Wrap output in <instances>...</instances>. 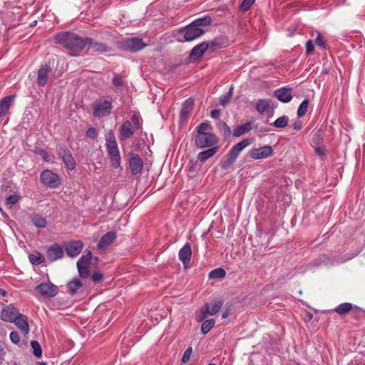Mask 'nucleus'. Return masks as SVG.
<instances>
[{
	"instance_id": "44",
	"label": "nucleus",
	"mask_w": 365,
	"mask_h": 365,
	"mask_svg": "<svg viewBox=\"0 0 365 365\" xmlns=\"http://www.w3.org/2000/svg\"><path fill=\"white\" fill-rule=\"evenodd\" d=\"M223 47V43L218 40L215 39L209 43L208 49H210L211 51H215L217 49L221 48Z\"/></svg>"
},
{
	"instance_id": "61",
	"label": "nucleus",
	"mask_w": 365,
	"mask_h": 365,
	"mask_svg": "<svg viewBox=\"0 0 365 365\" xmlns=\"http://www.w3.org/2000/svg\"><path fill=\"white\" fill-rule=\"evenodd\" d=\"M6 294H7L6 292L4 289L0 288V295L1 296L6 297Z\"/></svg>"
},
{
	"instance_id": "26",
	"label": "nucleus",
	"mask_w": 365,
	"mask_h": 365,
	"mask_svg": "<svg viewBox=\"0 0 365 365\" xmlns=\"http://www.w3.org/2000/svg\"><path fill=\"white\" fill-rule=\"evenodd\" d=\"M106 146L109 155L120 153L114 135L112 133H110L106 138Z\"/></svg>"
},
{
	"instance_id": "45",
	"label": "nucleus",
	"mask_w": 365,
	"mask_h": 365,
	"mask_svg": "<svg viewBox=\"0 0 365 365\" xmlns=\"http://www.w3.org/2000/svg\"><path fill=\"white\" fill-rule=\"evenodd\" d=\"M211 128V126L207 123H200L197 128V133H207V130H209Z\"/></svg>"
},
{
	"instance_id": "60",
	"label": "nucleus",
	"mask_w": 365,
	"mask_h": 365,
	"mask_svg": "<svg viewBox=\"0 0 365 365\" xmlns=\"http://www.w3.org/2000/svg\"><path fill=\"white\" fill-rule=\"evenodd\" d=\"M230 312L229 309L225 310L222 314V318L226 319L230 315Z\"/></svg>"
},
{
	"instance_id": "57",
	"label": "nucleus",
	"mask_w": 365,
	"mask_h": 365,
	"mask_svg": "<svg viewBox=\"0 0 365 365\" xmlns=\"http://www.w3.org/2000/svg\"><path fill=\"white\" fill-rule=\"evenodd\" d=\"M39 155H41L44 160H48L49 155H48V153L46 151L41 150L39 152Z\"/></svg>"
},
{
	"instance_id": "25",
	"label": "nucleus",
	"mask_w": 365,
	"mask_h": 365,
	"mask_svg": "<svg viewBox=\"0 0 365 365\" xmlns=\"http://www.w3.org/2000/svg\"><path fill=\"white\" fill-rule=\"evenodd\" d=\"M116 238V234L114 232H109L105 234L100 240L98 247L100 250L107 248Z\"/></svg>"
},
{
	"instance_id": "17",
	"label": "nucleus",
	"mask_w": 365,
	"mask_h": 365,
	"mask_svg": "<svg viewBox=\"0 0 365 365\" xmlns=\"http://www.w3.org/2000/svg\"><path fill=\"white\" fill-rule=\"evenodd\" d=\"M222 304L223 302L221 299H215L210 303L205 304L202 307V312L207 315L212 316L219 312Z\"/></svg>"
},
{
	"instance_id": "28",
	"label": "nucleus",
	"mask_w": 365,
	"mask_h": 365,
	"mask_svg": "<svg viewBox=\"0 0 365 365\" xmlns=\"http://www.w3.org/2000/svg\"><path fill=\"white\" fill-rule=\"evenodd\" d=\"M217 150V147L209 148L205 151L200 152L197 155V159L201 162H205L208 158L212 157Z\"/></svg>"
},
{
	"instance_id": "43",
	"label": "nucleus",
	"mask_w": 365,
	"mask_h": 365,
	"mask_svg": "<svg viewBox=\"0 0 365 365\" xmlns=\"http://www.w3.org/2000/svg\"><path fill=\"white\" fill-rule=\"evenodd\" d=\"M110 158V163L113 167L117 168L120 167V153L116 155H109Z\"/></svg>"
},
{
	"instance_id": "19",
	"label": "nucleus",
	"mask_w": 365,
	"mask_h": 365,
	"mask_svg": "<svg viewBox=\"0 0 365 365\" xmlns=\"http://www.w3.org/2000/svg\"><path fill=\"white\" fill-rule=\"evenodd\" d=\"M51 71V69L47 64L43 65L38 69L36 81L38 86H43L46 84Z\"/></svg>"
},
{
	"instance_id": "64",
	"label": "nucleus",
	"mask_w": 365,
	"mask_h": 365,
	"mask_svg": "<svg viewBox=\"0 0 365 365\" xmlns=\"http://www.w3.org/2000/svg\"><path fill=\"white\" fill-rule=\"evenodd\" d=\"M14 365H17V364H15Z\"/></svg>"
},
{
	"instance_id": "34",
	"label": "nucleus",
	"mask_w": 365,
	"mask_h": 365,
	"mask_svg": "<svg viewBox=\"0 0 365 365\" xmlns=\"http://www.w3.org/2000/svg\"><path fill=\"white\" fill-rule=\"evenodd\" d=\"M192 23L194 26L201 28V26L210 25L212 24V19L210 16H206L202 18L197 19Z\"/></svg>"
},
{
	"instance_id": "50",
	"label": "nucleus",
	"mask_w": 365,
	"mask_h": 365,
	"mask_svg": "<svg viewBox=\"0 0 365 365\" xmlns=\"http://www.w3.org/2000/svg\"><path fill=\"white\" fill-rule=\"evenodd\" d=\"M9 337L14 344H18L20 341V336L17 331H11Z\"/></svg>"
},
{
	"instance_id": "21",
	"label": "nucleus",
	"mask_w": 365,
	"mask_h": 365,
	"mask_svg": "<svg viewBox=\"0 0 365 365\" xmlns=\"http://www.w3.org/2000/svg\"><path fill=\"white\" fill-rule=\"evenodd\" d=\"M83 248V243L81 241H75L68 243L66 246L67 255L71 257H74L78 255Z\"/></svg>"
},
{
	"instance_id": "31",
	"label": "nucleus",
	"mask_w": 365,
	"mask_h": 365,
	"mask_svg": "<svg viewBox=\"0 0 365 365\" xmlns=\"http://www.w3.org/2000/svg\"><path fill=\"white\" fill-rule=\"evenodd\" d=\"M31 222L36 227L39 228H44L47 225L46 219L38 215H33L31 217Z\"/></svg>"
},
{
	"instance_id": "54",
	"label": "nucleus",
	"mask_w": 365,
	"mask_h": 365,
	"mask_svg": "<svg viewBox=\"0 0 365 365\" xmlns=\"http://www.w3.org/2000/svg\"><path fill=\"white\" fill-rule=\"evenodd\" d=\"M93 280L96 282H100L103 279V275L101 272H96L92 276Z\"/></svg>"
},
{
	"instance_id": "10",
	"label": "nucleus",
	"mask_w": 365,
	"mask_h": 365,
	"mask_svg": "<svg viewBox=\"0 0 365 365\" xmlns=\"http://www.w3.org/2000/svg\"><path fill=\"white\" fill-rule=\"evenodd\" d=\"M40 179L45 185L52 188L57 187L60 185L59 177L49 170H43L40 175Z\"/></svg>"
},
{
	"instance_id": "13",
	"label": "nucleus",
	"mask_w": 365,
	"mask_h": 365,
	"mask_svg": "<svg viewBox=\"0 0 365 365\" xmlns=\"http://www.w3.org/2000/svg\"><path fill=\"white\" fill-rule=\"evenodd\" d=\"M272 154L273 150L269 145H265L258 148H253L249 151L250 158L254 160L266 158L272 156Z\"/></svg>"
},
{
	"instance_id": "63",
	"label": "nucleus",
	"mask_w": 365,
	"mask_h": 365,
	"mask_svg": "<svg viewBox=\"0 0 365 365\" xmlns=\"http://www.w3.org/2000/svg\"><path fill=\"white\" fill-rule=\"evenodd\" d=\"M208 365H216L215 364H209Z\"/></svg>"
},
{
	"instance_id": "6",
	"label": "nucleus",
	"mask_w": 365,
	"mask_h": 365,
	"mask_svg": "<svg viewBox=\"0 0 365 365\" xmlns=\"http://www.w3.org/2000/svg\"><path fill=\"white\" fill-rule=\"evenodd\" d=\"M37 293L43 298H51L58 293V288L53 283L43 282L35 287Z\"/></svg>"
},
{
	"instance_id": "29",
	"label": "nucleus",
	"mask_w": 365,
	"mask_h": 365,
	"mask_svg": "<svg viewBox=\"0 0 365 365\" xmlns=\"http://www.w3.org/2000/svg\"><path fill=\"white\" fill-rule=\"evenodd\" d=\"M82 286L81 282L77 278L73 279L67 284L69 292L73 295L77 293Z\"/></svg>"
},
{
	"instance_id": "39",
	"label": "nucleus",
	"mask_w": 365,
	"mask_h": 365,
	"mask_svg": "<svg viewBox=\"0 0 365 365\" xmlns=\"http://www.w3.org/2000/svg\"><path fill=\"white\" fill-rule=\"evenodd\" d=\"M31 346L33 349V353L34 354L38 357V358H40L41 356V354H42V351H41V346L39 344V343L36 341H32L31 342Z\"/></svg>"
},
{
	"instance_id": "30",
	"label": "nucleus",
	"mask_w": 365,
	"mask_h": 365,
	"mask_svg": "<svg viewBox=\"0 0 365 365\" xmlns=\"http://www.w3.org/2000/svg\"><path fill=\"white\" fill-rule=\"evenodd\" d=\"M251 130V123H246L244 124H242L239 126H237L235 130L233 133V135L235 137H240L245 133H248Z\"/></svg>"
},
{
	"instance_id": "51",
	"label": "nucleus",
	"mask_w": 365,
	"mask_h": 365,
	"mask_svg": "<svg viewBox=\"0 0 365 365\" xmlns=\"http://www.w3.org/2000/svg\"><path fill=\"white\" fill-rule=\"evenodd\" d=\"M314 46L312 41H311V40L307 41L306 43V52L308 55H310L311 53H312V52L314 51Z\"/></svg>"
},
{
	"instance_id": "2",
	"label": "nucleus",
	"mask_w": 365,
	"mask_h": 365,
	"mask_svg": "<svg viewBox=\"0 0 365 365\" xmlns=\"http://www.w3.org/2000/svg\"><path fill=\"white\" fill-rule=\"evenodd\" d=\"M0 197L4 198V205L8 209H12L21 200L22 195L19 191L11 189L7 184L1 186Z\"/></svg>"
},
{
	"instance_id": "35",
	"label": "nucleus",
	"mask_w": 365,
	"mask_h": 365,
	"mask_svg": "<svg viewBox=\"0 0 365 365\" xmlns=\"http://www.w3.org/2000/svg\"><path fill=\"white\" fill-rule=\"evenodd\" d=\"M226 274V272L222 268H217L212 270L209 273V277L210 279H221L224 277Z\"/></svg>"
},
{
	"instance_id": "38",
	"label": "nucleus",
	"mask_w": 365,
	"mask_h": 365,
	"mask_svg": "<svg viewBox=\"0 0 365 365\" xmlns=\"http://www.w3.org/2000/svg\"><path fill=\"white\" fill-rule=\"evenodd\" d=\"M112 83L117 88H120L121 87L122 88H123L125 86V82L122 76L119 74L114 75L113 78L112 80Z\"/></svg>"
},
{
	"instance_id": "32",
	"label": "nucleus",
	"mask_w": 365,
	"mask_h": 365,
	"mask_svg": "<svg viewBox=\"0 0 365 365\" xmlns=\"http://www.w3.org/2000/svg\"><path fill=\"white\" fill-rule=\"evenodd\" d=\"M193 105H194L193 99L188 98L187 100H186L182 105V108L181 110V115L182 116L187 115L192 110V109L193 108Z\"/></svg>"
},
{
	"instance_id": "37",
	"label": "nucleus",
	"mask_w": 365,
	"mask_h": 365,
	"mask_svg": "<svg viewBox=\"0 0 365 365\" xmlns=\"http://www.w3.org/2000/svg\"><path fill=\"white\" fill-rule=\"evenodd\" d=\"M289 118L287 116H282L278 118L274 123L273 125L277 128H283L287 125Z\"/></svg>"
},
{
	"instance_id": "56",
	"label": "nucleus",
	"mask_w": 365,
	"mask_h": 365,
	"mask_svg": "<svg viewBox=\"0 0 365 365\" xmlns=\"http://www.w3.org/2000/svg\"><path fill=\"white\" fill-rule=\"evenodd\" d=\"M273 91L275 92H287V91H292V88L289 87H282L279 88H276Z\"/></svg>"
},
{
	"instance_id": "24",
	"label": "nucleus",
	"mask_w": 365,
	"mask_h": 365,
	"mask_svg": "<svg viewBox=\"0 0 365 365\" xmlns=\"http://www.w3.org/2000/svg\"><path fill=\"white\" fill-rule=\"evenodd\" d=\"M15 95H9L0 101V117L4 116L14 103Z\"/></svg>"
},
{
	"instance_id": "7",
	"label": "nucleus",
	"mask_w": 365,
	"mask_h": 365,
	"mask_svg": "<svg viewBox=\"0 0 365 365\" xmlns=\"http://www.w3.org/2000/svg\"><path fill=\"white\" fill-rule=\"evenodd\" d=\"M92 254L88 251L77 262V268L78 274L82 278H87L89 276L88 266L91 263Z\"/></svg>"
},
{
	"instance_id": "11",
	"label": "nucleus",
	"mask_w": 365,
	"mask_h": 365,
	"mask_svg": "<svg viewBox=\"0 0 365 365\" xmlns=\"http://www.w3.org/2000/svg\"><path fill=\"white\" fill-rule=\"evenodd\" d=\"M88 44L86 48V53L91 51L98 54L109 52L111 51V48L106 43L98 42L92 38H87Z\"/></svg>"
},
{
	"instance_id": "16",
	"label": "nucleus",
	"mask_w": 365,
	"mask_h": 365,
	"mask_svg": "<svg viewBox=\"0 0 365 365\" xmlns=\"http://www.w3.org/2000/svg\"><path fill=\"white\" fill-rule=\"evenodd\" d=\"M19 314V310L17 308L8 306L1 310V318L5 322H13Z\"/></svg>"
},
{
	"instance_id": "36",
	"label": "nucleus",
	"mask_w": 365,
	"mask_h": 365,
	"mask_svg": "<svg viewBox=\"0 0 365 365\" xmlns=\"http://www.w3.org/2000/svg\"><path fill=\"white\" fill-rule=\"evenodd\" d=\"M215 320L213 319L205 320L201 327V331L202 334H207L215 325Z\"/></svg>"
},
{
	"instance_id": "62",
	"label": "nucleus",
	"mask_w": 365,
	"mask_h": 365,
	"mask_svg": "<svg viewBox=\"0 0 365 365\" xmlns=\"http://www.w3.org/2000/svg\"><path fill=\"white\" fill-rule=\"evenodd\" d=\"M233 89H234V87H233V86H232V85H231V86H230V88H229L228 91H233Z\"/></svg>"
},
{
	"instance_id": "23",
	"label": "nucleus",
	"mask_w": 365,
	"mask_h": 365,
	"mask_svg": "<svg viewBox=\"0 0 365 365\" xmlns=\"http://www.w3.org/2000/svg\"><path fill=\"white\" fill-rule=\"evenodd\" d=\"M208 48L209 43L207 41H203L201 43L196 45L193 47L190 52V58L195 59L201 57L204 54L205 51L208 49Z\"/></svg>"
},
{
	"instance_id": "1",
	"label": "nucleus",
	"mask_w": 365,
	"mask_h": 365,
	"mask_svg": "<svg viewBox=\"0 0 365 365\" xmlns=\"http://www.w3.org/2000/svg\"><path fill=\"white\" fill-rule=\"evenodd\" d=\"M55 41L62 44L68 50V54L71 56H78L82 53H86L88 40L86 38L80 37L73 33H62L56 35Z\"/></svg>"
},
{
	"instance_id": "59",
	"label": "nucleus",
	"mask_w": 365,
	"mask_h": 365,
	"mask_svg": "<svg viewBox=\"0 0 365 365\" xmlns=\"http://www.w3.org/2000/svg\"><path fill=\"white\" fill-rule=\"evenodd\" d=\"M4 354H5L4 349L2 346V345L0 344V364L1 363L2 360L4 359Z\"/></svg>"
},
{
	"instance_id": "58",
	"label": "nucleus",
	"mask_w": 365,
	"mask_h": 365,
	"mask_svg": "<svg viewBox=\"0 0 365 365\" xmlns=\"http://www.w3.org/2000/svg\"><path fill=\"white\" fill-rule=\"evenodd\" d=\"M207 316V314L205 313H202V312L201 311V313L200 314H199L197 317V320L198 322H202L205 319V318Z\"/></svg>"
},
{
	"instance_id": "48",
	"label": "nucleus",
	"mask_w": 365,
	"mask_h": 365,
	"mask_svg": "<svg viewBox=\"0 0 365 365\" xmlns=\"http://www.w3.org/2000/svg\"><path fill=\"white\" fill-rule=\"evenodd\" d=\"M255 1V0H243L240 6L241 9L243 11H247Z\"/></svg>"
},
{
	"instance_id": "12",
	"label": "nucleus",
	"mask_w": 365,
	"mask_h": 365,
	"mask_svg": "<svg viewBox=\"0 0 365 365\" xmlns=\"http://www.w3.org/2000/svg\"><path fill=\"white\" fill-rule=\"evenodd\" d=\"M112 108L111 102L106 99H100L96 101L93 106L95 116L101 117L108 115Z\"/></svg>"
},
{
	"instance_id": "5",
	"label": "nucleus",
	"mask_w": 365,
	"mask_h": 365,
	"mask_svg": "<svg viewBox=\"0 0 365 365\" xmlns=\"http://www.w3.org/2000/svg\"><path fill=\"white\" fill-rule=\"evenodd\" d=\"M120 48L131 52L138 51L146 46L141 38L132 37L122 40L119 42Z\"/></svg>"
},
{
	"instance_id": "15",
	"label": "nucleus",
	"mask_w": 365,
	"mask_h": 365,
	"mask_svg": "<svg viewBox=\"0 0 365 365\" xmlns=\"http://www.w3.org/2000/svg\"><path fill=\"white\" fill-rule=\"evenodd\" d=\"M58 153L66 167L71 170H74L76 168V162L71 152L64 147H59Z\"/></svg>"
},
{
	"instance_id": "40",
	"label": "nucleus",
	"mask_w": 365,
	"mask_h": 365,
	"mask_svg": "<svg viewBox=\"0 0 365 365\" xmlns=\"http://www.w3.org/2000/svg\"><path fill=\"white\" fill-rule=\"evenodd\" d=\"M308 108V101H303L299 105L297 110V115L299 117H302L305 115Z\"/></svg>"
},
{
	"instance_id": "4",
	"label": "nucleus",
	"mask_w": 365,
	"mask_h": 365,
	"mask_svg": "<svg viewBox=\"0 0 365 365\" xmlns=\"http://www.w3.org/2000/svg\"><path fill=\"white\" fill-rule=\"evenodd\" d=\"M205 33L202 28H198L192 23L179 30V34L182 36V41H191L200 38Z\"/></svg>"
},
{
	"instance_id": "53",
	"label": "nucleus",
	"mask_w": 365,
	"mask_h": 365,
	"mask_svg": "<svg viewBox=\"0 0 365 365\" xmlns=\"http://www.w3.org/2000/svg\"><path fill=\"white\" fill-rule=\"evenodd\" d=\"M132 122L135 125V126L139 128L140 125V118L139 115L134 114L131 117Z\"/></svg>"
},
{
	"instance_id": "41",
	"label": "nucleus",
	"mask_w": 365,
	"mask_h": 365,
	"mask_svg": "<svg viewBox=\"0 0 365 365\" xmlns=\"http://www.w3.org/2000/svg\"><path fill=\"white\" fill-rule=\"evenodd\" d=\"M277 98L283 103H288L292 100V96L291 93H277Z\"/></svg>"
},
{
	"instance_id": "8",
	"label": "nucleus",
	"mask_w": 365,
	"mask_h": 365,
	"mask_svg": "<svg viewBox=\"0 0 365 365\" xmlns=\"http://www.w3.org/2000/svg\"><path fill=\"white\" fill-rule=\"evenodd\" d=\"M217 142L216 136L212 133H197L195 137V143L200 148L211 147Z\"/></svg>"
},
{
	"instance_id": "9",
	"label": "nucleus",
	"mask_w": 365,
	"mask_h": 365,
	"mask_svg": "<svg viewBox=\"0 0 365 365\" xmlns=\"http://www.w3.org/2000/svg\"><path fill=\"white\" fill-rule=\"evenodd\" d=\"M255 108L259 114H267L268 116L272 117L274 114L276 105L271 100L261 99L257 101Z\"/></svg>"
},
{
	"instance_id": "33",
	"label": "nucleus",
	"mask_w": 365,
	"mask_h": 365,
	"mask_svg": "<svg viewBox=\"0 0 365 365\" xmlns=\"http://www.w3.org/2000/svg\"><path fill=\"white\" fill-rule=\"evenodd\" d=\"M352 309V304L351 303H342L337 306L334 311L339 315H344L348 313Z\"/></svg>"
},
{
	"instance_id": "14",
	"label": "nucleus",
	"mask_w": 365,
	"mask_h": 365,
	"mask_svg": "<svg viewBox=\"0 0 365 365\" xmlns=\"http://www.w3.org/2000/svg\"><path fill=\"white\" fill-rule=\"evenodd\" d=\"M128 156L132 174L138 175L140 173L143 167V162L141 158L133 153H129Z\"/></svg>"
},
{
	"instance_id": "46",
	"label": "nucleus",
	"mask_w": 365,
	"mask_h": 365,
	"mask_svg": "<svg viewBox=\"0 0 365 365\" xmlns=\"http://www.w3.org/2000/svg\"><path fill=\"white\" fill-rule=\"evenodd\" d=\"M192 352V348L188 347L185 351L183 354L182 358V363H187L190 361V356Z\"/></svg>"
},
{
	"instance_id": "49",
	"label": "nucleus",
	"mask_w": 365,
	"mask_h": 365,
	"mask_svg": "<svg viewBox=\"0 0 365 365\" xmlns=\"http://www.w3.org/2000/svg\"><path fill=\"white\" fill-rule=\"evenodd\" d=\"M315 43L322 48H326L325 41L321 34H318L317 38L315 40Z\"/></svg>"
},
{
	"instance_id": "42",
	"label": "nucleus",
	"mask_w": 365,
	"mask_h": 365,
	"mask_svg": "<svg viewBox=\"0 0 365 365\" xmlns=\"http://www.w3.org/2000/svg\"><path fill=\"white\" fill-rule=\"evenodd\" d=\"M29 259L32 264L37 265L43 262V257L38 254V255H29Z\"/></svg>"
},
{
	"instance_id": "47",
	"label": "nucleus",
	"mask_w": 365,
	"mask_h": 365,
	"mask_svg": "<svg viewBox=\"0 0 365 365\" xmlns=\"http://www.w3.org/2000/svg\"><path fill=\"white\" fill-rule=\"evenodd\" d=\"M232 93H227L220 98V102L222 106H225L230 102L232 98Z\"/></svg>"
},
{
	"instance_id": "20",
	"label": "nucleus",
	"mask_w": 365,
	"mask_h": 365,
	"mask_svg": "<svg viewBox=\"0 0 365 365\" xmlns=\"http://www.w3.org/2000/svg\"><path fill=\"white\" fill-rule=\"evenodd\" d=\"M179 259L182 262L185 267H187L190 262L192 256V250L189 245H184L179 251Z\"/></svg>"
},
{
	"instance_id": "3",
	"label": "nucleus",
	"mask_w": 365,
	"mask_h": 365,
	"mask_svg": "<svg viewBox=\"0 0 365 365\" xmlns=\"http://www.w3.org/2000/svg\"><path fill=\"white\" fill-rule=\"evenodd\" d=\"M252 143V139H244L240 143L235 145L230 150L227 158L224 163L223 168H227L232 165L237 160L240 153L248 145Z\"/></svg>"
},
{
	"instance_id": "18",
	"label": "nucleus",
	"mask_w": 365,
	"mask_h": 365,
	"mask_svg": "<svg viewBox=\"0 0 365 365\" xmlns=\"http://www.w3.org/2000/svg\"><path fill=\"white\" fill-rule=\"evenodd\" d=\"M63 248L59 245L55 244L48 249L47 257L49 261L54 262L61 259L63 256Z\"/></svg>"
},
{
	"instance_id": "52",
	"label": "nucleus",
	"mask_w": 365,
	"mask_h": 365,
	"mask_svg": "<svg viewBox=\"0 0 365 365\" xmlns=\"http://www.w3.org/2000/svg\"><path fill=\"white\" fill-rule=\"evenodd\" d=\"M86 135L91 138H95L97 136V131L93 128H90L86 131Z\"/></svg>"
},
{
	"instance_id": "27",
	"label": "nucleus",
	"mask_w": 365,
	"mask_h": 365,
	"mask_svg": "<svg viewBox=\"0 0 365 365\" xmlns=\"http://www.w3.org/2000/svg\"><path fill=\"white\" fill-rule=\"evenodd\" d=\"M134 133V130L131 123L128 120L125 121L120 128V134L124 138H130Z\"/></svg>"
},
{
	"instance_id": "55",
	"label": "nucleus",
	"mask_w": 365,
	"mask_h": 365,
	"mask_svg": "<svg viewBox=\"0 0 365 365\" xmlns=\"http://www.w3.org/2000/svg\"><path fill=\"white\" fill-rule=\"evenodd\" d=\"M210 115L212 118L218 119L220 115V110L218 109H215L211 111Z\"/></svg>"
},
{
	"instance_id": "22",
	"label": "nucleus",
	"mask_w": 365,
	"mask_h": 365,
	"mask_svg": "<svg viewBox=\"0 0 365 365\" xmlns=\"http://www.w3.org/2000/svg\"><path fill=\"white\" fill-rule=\"evenodd\" d=\"M13 323L15 324V325L24 334V335L29 334L30 329L28 318L25 315L20 314Z\"/></svg>"
}]
</instances>
